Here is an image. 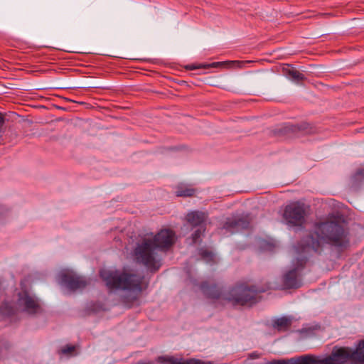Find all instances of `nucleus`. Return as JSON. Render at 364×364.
Listing matches in <instances>:
<instances>
[{
  "label": "nucleus",
  "mask_w": 364,
  "mask_h": 364,
  "mask_svg": "<svg viewBox=\"0 0 364 364\" xmlns=\"http://www.w3.org/2000/svg\"><path fill=\"white\" fill-rule=\"evenodd\" d=\"M325 245L339 255L349 248L350 231L343 214L331 213L326 219L315 222L306 235L296 243L295 248L299 253L313 252L321 255Z\"/></svg>",
  "instance_id": "1"
},
{
  "label": "nucleus",
  "mask_w": 364,
  "mask_h": 364,
  "mask_svg": "<svg viewBox=\"0 0 364 364\" xmlns=\"http://www.w3.org/2000/svg\"><path fill=\"white\" fill-rule=\"evenodd\" d=\"M100 277L109 291L123 290L130 292L121 296V302L128 309L139 299L141 294L149 287L144 276L127 271L101 269Z\"/></svg>",
  "instance_id": "2"
},
{
  "label": "nucleus",
  "mask_w": 364,
  "mask_h": 364,
  "mask_svg": "<svg viewBox=\"0 0 364 364\" xmlns=\"http://www.w3.org/2000/svg\"><path fill=\"white\" fill-rule=\"evenodd\" d=\"M157 250L152 239L144 237L136 243L132 255L136 263L143 264L151 272H156L161 266Z\"/></svg>",
  "instance_id": "3"
},
{
  "label": "nucleus",
  "mask_w": 364,
  "mask_h": 364,
  "mask_svg": "<svg viewBox=\"0 0 364 364\" xmlns=\"http://www.w3.org/2000/svg\"><path fill=\"white\" fill-rule=\"evenodd\" d=\"M223 301L233 306L245 305L250 301V287L247 282L236 283L224 293Z\"/></svg>",
  "instance_id": "4"
},
{
  "label": "nucleus",
  "mask_w": 364,
  "mask_h": 364,
  "mask_svg": "<svg viewBox=\"0 0 364 364\" xmlns=\"http://www.w3.org/2000/svg\"><path fill=\"white\" fill-rule=\"evenodd\" d=\"M306 210L304 203L294 202L287 205L283 213L287 224L294 227H301L306 223Z\"/></svg>",
  "instance_id": "5"
},
{
  "label": "nucleus",
  "mask_w": 364,
  "mask_h": 364,
  "mask_svg": "<svg viewBox=\"0 0 364 364\" xmlns=\"http://www.w3.org/2000/svg\"><path fill=\"white\" fill-rule=\"evenodd\" d=\"M314 127L306 122L298 124L285 123L280 128L274 131V134L281 136H290L299 134H311L314 133Z\"/></svg>",
  "instance_id": "6"
},
{
  "label": "nucleus",
  "mask_w": 364,
  "mask_h": 364,
  "mask_svg": "<svg viewBox=\"0 0 364 364\" xmlns=\"http://www.w3.org/2000/svg\"><path fill=\"white\" fill-rule=\"evenodd\" d=\"M60 282L71 291L82 289L88 284L85 277L79 276L72 271H65L60 274Z\"/></svg>",
  "instance_id": "7"
},
{
  "label": "nucleus",
  "mask_w": 364,
  "mask_h": 364,
  "mask_svg": "<svg viewBox=\"0 0 364 364\" xmlns=\"http://www.w3.org/2000/svg\"><path fill=\"white\" fill-rule=\"evenodd\" d=\"M303 285L302 273L296 269H289L283 274L281 278V289H297Z\"/></svg>",
  "instance_id": "8"
},
{
  "label": "nucleus",
  "mask_w": 364,
  "mask_h": 364,
  "mask_svg": "<svg viewBox=\"0 0 364 364\" xmlns=\"http://www.w3.org/2000/svg\"><path fill=\"white\" fill-rule=\"evenodd\" d=\"M250 225L247 215H235L228 218L223 225L222 229L227 233L234 234L247 229Z\"/></svg>",
  "instance_id": "9"
},
{
  "label": "nucleus",
  "mask_w": 364,
  "mask_h": 364,
  "mask_svg": "<svg viewBox=\"0 0 364 364\" xmlns=\"http://www.w3.org/2000/svg\"><path fill=\"white\" fill-rule=\"evenodd\" d=\"M250 63L249 60L241 61V60H228V61H218V62H213L210 63H199L196 64L193 63L191 65H187L183 67V68H241L242 67L246 66V64Z\"/></svg>",
  "instance_id": "10"
},
{
  "label": "nucleus",
  "mask_w": 364,
  "mask_h": 364,
  "mask_svg": "<svg viewBox=\"0 0 364 364\" xmlns=\"http://www.w3.org/2000/svg\"><path fill=\"white\" fill-rule=\"evenodd\" d=\"M175 232L168 228L161 229L152 239L159 250H167L174 244Z\"/></svg>",
  "instance_id": "11"
},
{
  "label": "nucleus",
  "mask_w": 364,
  "mask_h": 364,
  "mask_svg": "<svg viewBox=\"0 0 364 364\" xmlns=\"http://www.w3.org/2000/svg\"><path fill=\"white\" fill-rule=\"evenodd\" d=\"M289 360L291 364H339L335 363L336 360L332 355L322 360L316 359L312 355H301Z\"/></svg>",
  "instance_id": "12"
},
{
  "label": "nucleus",
  "mask_w": 364,
  "mask_h": 364,
  "mask_svg": "<svg viewBox=\"0 0 364 364\" xmlns=\"http://www.w3.org/2000/svg\"><path fill=\"white\" fill-rule=\"evenodd\" d=\"M200 288L206 298L212 300H221L224 302L223 301L224 293L216 284L205 281L200 283Z\"/></svg>",
  "instance_id": "13"
},
{
  "label": "nucleus",
  "mask_w": 364,
  "mask_h": 364,
  "mask_svg": "<svg viewBox=\"0 0 364 364\" xmlns=\"http://www.w3.org/2000/svg\"><path fill=\"white\" fill-rule=\"evenodd\" d=\"M158 362L161 364H212L210 362L205 363L199 359L189 358L183 360L173 356H159Z\"/></svg>",
  "instance_id": "14"
},
{
  "label": "nucleus",
  "mask_w": 364,
  "mask_h": 364,
  "mask_svg": "<svg viewBox=\"0 0 364 364\" xmlns=\"http://www.w3.org/2000/svg\"><path fill=\"white\" fill-rule=\"evenodd\" d=\"M187 222L193 227H205L206 215L200 211H192L186 215Z\"/></svg>",
  "instance_id": "15"
},
{
  "label": "nucleus",
  "mask_w": 364,
  "mask_h": 364,
  "mask_svg": "<svg viewBox=\"0 0 364 364\" xmlns=\"http://www.w3.org/2000/svg\"><path fill=\"white\" fill-rule=\"evenodd\" d=\"M23 300L24 301L25 309L29 314H35L41 310V306L38 302L28 294H26Z\"/></svg>",
  "instance_id": "16"
},
{
  "label": "nucleus",
  "mask_w": 364,
  "mask_h": 364,
  "mask_svg": "<svg viewBox=\"0 0 364 364\" xmlns=\"http://www.w3.org/2000/svg\"><path fill=\"white\" fill-rule=\"evenodd\" d=\"M292 324V319L289 316H282L277 318L273 322V327L278 331H288Z\"/></svg>",
  "instance_id": "17"
},
{
  "label": "nucleus",
  "mask_w": 364,
  "mask_h": 364,
  "mask_svg": "<svg viewBox=\"0 0 364 364\" xmlns=\"http://www.w3.org/2000/svg\"><path fill=\"white\" fill-rule=\"evenodd\" d=\"M270 289L268 284H262L261 287H258L255 284H252V306L257 304L261 300V296H257L259 293H264Z\"/></svg>",
  "instance_id": "18"
},
{
  "label": "nucleus",
  "mask_w": 364,
  "mask_h": 364,
  "mask_svg": "<svg viewBox=\"0 0 364 364\" xmlns=\"http://www.w3.org/2000/svg\"><path fill=\"white\" fill-rule=\"evenodd\" d=\"M196 190L191 186L180 184L176 187V196L177 197H192Z\"/></svg>",
  "instance_id": "19"
},
{
  "label": "nucleus",
  "mask_w": 364,
  "mask_h": 364,
  "mask_svg": "<svg viewBox=\"0 0 364 364\" xmlns=\"http://www.w3.org/2000/svg\"><path fill=\"white\" fill-rule=\"evenodd\" d=\"M350 360L359 363L364 362V340L359 343L355 350H351Z\"/></svg>",
  "instance_id": "20"
},
{
  "label": "nucleus",
  "mask_w": 364,
  "mask_h": 364,
  "mask_svg": "<svg viewBox=\"0 0 364 364\" xmlns=\"http://www.w3.org/2000/svg\"><path fill=\"white\" fill-rule=\"evenodd\" d=\"M351 349L346 347H341L333 350L332 355L336 360H350Z\"/></svg>",
  "instance_id": "21"
},
{
  "label": "nucleus",
  "mask_w": 364,
  "mask_h": 364,
  "mask_svg": "<svg viewBox=\"0 0 364 364\" xmlns=\"http://www.w3.org/2000/svg\"><path fill=\"white\" fill-rule=\"evenodd\" d=\"M14 307L8 301H4L0 305V315L5 317H11L15 314Z\"/></svg>",
  "instance_id": "22"
},
{
  "label": "nucleus",
  "mask_w": 364,
  "mask_h": 364,
  "mask_svg": "<svg viewBox=\"0 0 364 364\" xmlns=\"http://www.w3.org/2000/svg\"><path fill=\"white\" fill-rule=\"evenodd\" d=\"M287 73L285 75L288 78L295 82H299L305 79L304 75L299 73L298 70H285Z\"/></svg>",
  "instance_id": "23"
},
{
  "label": "nucleus",
  "mask_w": 364,
  "mask_h": 364,
  "mask_svg": "<svg viewBox=\"0 0 364 364\" xmlns=\"http://www.w3.org/2000/svg\"><path fill=\"white\" fill-rule=\"evenodd\" d=\"M308 258L306 257H298L293 262V267L291 269H296L297 272L301 273L305 268Z\"/></svg>",
  "instance_id": "24"
},
{
  "label": "nucleus",
  "mask_w": 364,
  "mask_h": 364,
  "mask_svg": "<svg viewBox=\"0 0 364 364\" xmlns=\"http://www.w3.org/2000/svg\"><path fill=\"white\" fill-rule=\"evenodd\" d=\"M205 230V227H200L197 230L194 231V232L191 235V244L195 245L198 242H200V237L203 235Z\"/></svg>",
  "instance_id": "25"
},
{
  "label": "nucleus",
  "mask_w": 364,
  "mask_h": 364,
  "mask_svg": "<svg viewBox=\"0 0 364 364\" xmlns=\"http://www.w3.org/2000/svg\"><path fill=\"white\" fill-rule=\"evenodd\" d=\"M11 347V345L7 340L0 339V358L9 352Z\"/></svg>",
  "instance_id": "26"
},
{
  "label": "nucleus",
  "mask_w": 364,
  "mask_h": 364,
  "mask_svg": "<svg viewBox=\"0 0 364 364\" xmlns=\"http://www.w3.org/2000/svg\"><path fill=\"white\" fill-rule=\"evenodd\" d=\"M199 255L203 259H204L208 262L214 261L213 252L207 249L200 248L199 250Z\"/></svg>",
  "instance_id": "27"
},
{
  "label": "nucleus",
  "mask_w": 364,
  "mask_h": 364,
  "mask_svg": "<svg viewBox=\"0 0 364 364\" xmlns=\"http://www.w3.org/2000/svg\"><path fill=\"white\" fill-rule=\"evenodd\" d=\"M75 350V347L74 346L66 345L60 350L59 353L62 355H70Z\"/></svg>",
  "instance_id": "28"
},
{
  "label": "nucleus",
  "mask_w": 364,
  "mask_h": 364,
  "mask_svg": "<svg viewBox=\"0 0 364 364\" xmlns=\"http://www.w3.org/2000/svg\"><path fill=\"white\" fill-rule=\"evenodd\" d=\"M353 178L355 181H363L364 179V168H360L357 170Z\"/></svg>",
  "instance_id": "29"
},
{
  "label": "nucleus",
  "mask_w": 364,
  "mask_h": 364,
  "mask_svg": "<svg viewBox=\"0 0 364 364\" xmlns=\"http://www.w3.org/2000/svg\"><path fill=\"white\" fill-rule=\"evenodd\" d=\"M269 364H291L289 359L287 360H274Z\"/></svg>",
  "instance_id": "30"
},
{
  "label": "nucleus",
  "mask_w": 364,
  "mask_h": 364,
  "mask_svg": "<svg viewBox=\"0 0 364 364\" xmlns=\"http://www.w3.org/2000/svg\"><path fill=\"white\" fill-rule=\"evenodd\" d=\"M259 357V355L256 353L255 352L252 353V359L257 358Z\"/></svg>",
  "instance_id": "31"
},
{
  "label": "nucleus",
  "mask_w": 364,
  "mask_h": 364,
  "mask_svg": "<svg viewBox=\"0 0 364 364\" xmlns=\"http://www.w3.org/2000/svg\"><path fill=\"white\" fill-rule=\"evenodd\" d=\"M259 63L258 61L254 62V61L252 60V67L257 66V65H256V63Z\"/></svg>",
  "instance_id": "32"
}]
</instances>
